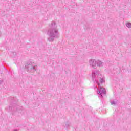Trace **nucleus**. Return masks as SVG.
Segmentation results:
<instances>
[{
  "label": "nucleus",
  "instance_id": "nucleus-3",
  "mask_svg": "<svg viewBox=\"0 0 131 131\" xmlns=\"http://www.w3.org/2000/svg\"><path fill=\"white\" fill-rule=\"evenodd\" d=\"M25 68L27 72H35L37 69V66L33 64L30 62H29L26 64Z\"/></svg>",
  "mask_w": 131,
  "mask_h": 131
},
{
  "label": "nucleus",
  "instance_id": "nucleus-7",
  "mask_svg": "<svg viewBox=\"0 0 131 131\" xmlns=\"http://www.w3.org/2000/svg\"><path fill=\"white\" fill-rule=\"evenodd\" d=\"M65 129H69L70 126H71V123L69 122H66L63 123Z\"/></svg>",
  "mask_w": 131,
  "mask_h": 131
},
{
  "label": "nucleus",
  "instance_id": "nucleus-10",
  "mask_svg": "<svg viewBox=\"0 0 131 131\" xmlns=\"http://www.w3.org/2000/svg\"><path fill=\"white\" fill-rule=\"evenodd\" d=\"M117 103V102H115V101L114 100H113L111 101V104L113 106H115V105H116Z\"/></svg>",
  "mask_w": 131,
  "mask_h": 131
},
{
  "label": "nucleus",
  "instance_id": "nucleus-2",
  "mask_svg": "<svg viewBox=\"0 0 131 131\" xmlns=\"http://www.w3.org/2000/svg\"><path fill=\"white\" fill-rule=\"evenodd\" d=\"M11 101L13 104H11L9 106V110L12 112V114L14 115V116H20L22 113L23 107L17 105L18 100H17L16 97L12 98Z\"/></svg>",
  "mask_w": 131,
  "mask_h": 131
},
{
  "label": "nucleus",
  "instance_id": "nucleus-8",
  "mask_svg": "<svg viewBox=\"0 0 131 131\" xmlns=\"http://www.w3.org/2000/svg\"><path fill=\"white\" fill-rule=\"evenodd\" d=\"M96 64L97 66H99V67H101V66H103V64L102 63V61L100 60H98L96 61Z\"/></svg>",
  "mask_w": 131,
  "mask_h": 131
},
{
  "label": "nucleus",
  "instance_id": "nucleus-12",
  "mask_svg": "<svg viewBox=\"0 0 131 131\" xmlns=\"http://www.w3.org/2000/svg\"><path fill=\"white\" fill-rule=\"evenodd\" d=\"M13 131H18L17 129H15V130H13Z\"/></svg>",
  "mask_w": 131,
  "mask_h": 131
},
{
  "label": "nucleus",
  "instance_id": "nucleus-13",
  "mask_svg": "<svg viewBox=\"0 0 131 131\" xmlns=\"http://www.w3.org/2000/svg\"><path fill=\"white\" fill-rule=\"evenodd\" d=\"M6 70H7V68H5Z\"/></svg>",
  "mask_w": 131,
  "mask_h": 131
},
{
  "label": "nucleus",
  "instance_id": "nucleus-1",
  "mask_svg": "<svg viewBox=\"0 0 131 131\" xmlns=\"http://www.w3.org/2000/svg\"><path fill=\"white\" fill-rule=\"evenodd\" d=\"M47 34L49 36L48 40L50 42L54 41L56 38H59V37H60V34H59L58 26H57L56 22L52 21L51 24H49Z\"/></svg>",
  "mask_w": 131,
  "mask_h": 131
},
{
  "label": "nucleus",
  "instance_id": "nucleus-9",
  "mask_svg": "<svg viewBox=\"0 0 131 131\" xmlns=\"http://www.w3.org/2000/svg\"><path fill=\"white\" fill-rule=\"evenodd\" d=\"M98 80H99L101 83H103V82H104V78L102 77V75H101L100 78L98 79Z\"/></svg>",
  "mask_w": 131,
  "mask_h": 131
},
{
  "label": "nucleus",
  "instance_id": "nucleus-4",
  "mask_svg": "<svg viewBox=\"0 0 131 131\" xmlns=\"http://www.w3.org/2000/svg\"><path fill=\"white\" fill-rule=\"evenodd\" d=\"M99 78H101V74L99 71L92 72V80L98 85H100V83H99Z\"/></svg>",
  "mask_w": 131,
  "mask_h": 131
},
{
  "label": "nucleus",
  "instance_id": "nucleus-5",
  "mask_svg": "<svg viewBox=\"0 0 131 131\" xmlns=\"http://www.w3.org/2000/svg\"><path fill=\"white\" fill-rule=\"evenodd\" d=\"M97 94L99 95V96H101V98H103V95L102 94L106 95V89L102 87L99 88L97 89Z\"/></svg>",
  "mask_w": 131,
  "mask_h": 131
},
{
  "label": "nucleus",
  "instance_id": "nucleus-11",
  "mask_svg": "<svg viewBox=\"0 0 131 131\" xmlns=\"http://www.w3.org/2000/svg\"><path fill=\"white\" fill-rule=\"evenodd\" d=\"M126 26L128 27V28H131V23H127V24H126Z\"/></svg>",
  "mask_w": 131,
  "mask_h": 131
},
{
  "label": "nucleus",
  "instance_id": "nucleus-6",
  "mask_svg": "<svg viewBox=\"0 0 131 131\" xmlns=\"http://www.w3.org/2000/svg\"><path fill=\"white\" fill-rule=\"evenodd\" d=\"M90 66L93 67V68L96 69L97 67V61L94 59H91L89 62Z\"/></svg>",
  "mask_w": 131,
  "mask_h": 131
}]
</instances>
